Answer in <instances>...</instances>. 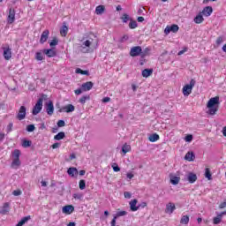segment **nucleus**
<instances>
[{
	"label": "nucleus",
	"instance_id": "nucleus-29",
	"mask_svg": "<svg viewBox=\"0 0 226 226\" xmlns=\"http://www.w3.org/2000/svg\"><path fill=\"white\" fill-rule=\"evenodd\" d=\"M130 151H132V147L128 144H124L122 147V152L124 153V154H126V153H130Z\"/></svg>",
	"mask_w": 226,
	"mask_h": 226
},
{
	"label": "nucleus",
	"instance_id": "nucleus-54",
	"mask_svg": "<svg viewBox=\"0 0 226 226\" xmlns=\"http://www.w3.org/2000/svg\"><path fill=\"white\" fill-rule=\"evenodd\" d=\"M117 220V216L113 217L112 221H111V226H116V221Z\"/></svg>",
	"mask_w": 226,
	"mask_h": 226
},
{
	"label": "nucleus",
	"instance_id": "nucleus-25",
	"mask_svg": "<svg viewBox=\"0 0 226 226\" xmlns=\"http://www.w3.org/2000/svg\"><path fill=\"white\" fill-rule=\"evenodd\" d=\"M148 140L150 142H156L158 140H160V135L156 134V133H154V134H151L149 137H148Z\"/></svg>",
	"mask_w": 226,
	"mask_h": 226
},
{
	"label": "nucleus",
	"instance_id": "nucleus-47",
	"mask_svg": "<svg viewBox=\"0 0 226 226\" xmlns=\"http://www.w3.org/2000/svg\"><path fill=\"white\" fill-rule=\"evenodd\" d=\"M66 124L64 123V120H59L58 122H57V126L59 127V128H63V126H64Z\"/></svg>",
	"mask_w": 226,
	"mask_h": 226
},
{
	"label": "nucleus",
	"instance_id": "nucleus-4",
	"mask_svg": "<svg viewBox=\"0 0 226 226\" xmlns=\"http://www.w3.org/2000/svg\"><path fill=\"white\" fill-rule=\"evenodd\" d=\"M193 87H195V80L192 79L190 81V84H187L183 87L184 96H190V94H192V91L193 90Z\"/></svg>",
	"mask_w": 226,
	"mask_h": 226
},
{
	"label": "nucleus",
	"instance_id": "nucleus-48",
	"mask_svg": "<svg viewBox=\"0 0 226 226\" xmlns=\"http://www.w3.org/2000/svg\"><path fill=\"white\" fill-rule=\"evenodd\" d=\"M150 49L149 48H146L145 49H144V52L142 53V57H145V56H147V54H149V52H150Z\"/></svg>",
	"mask_w": 226,
	"mask_h": 226
},
{
	"label": "nucleus",
	"instance_id": "nucleus-58",
	"mask_svg": "<svg viewBox=\"0 0 226 226\" xmlns=\"http://www.w3.org/2000/svg\"><path fill=\"white\" fill-rule=\"evenodd\" d=\"M102 102H103V103H109V102H110V97H104L102 99Z\"/></svg>",
	"mask_w": 226,
	"mask_h": 226
},
{
	"label": "nucleus",
	"instance_id": "nucleus-51",
	"mask_svg": "<svg viewBox=\"0 0 226 226\" xmlns=\"http://www.w3.org/2000/svg\"><path fill=\"white\" fill-rule=\"evenodd\" d=\"M61 147V143H55L51 146L52 149H57V147Z\"/></svg>",
	"mask_w": 226,
	"mask_h": 226
},
{
	"label": "nucleus",
	"instance_id": "nucleus-59",
	"mask_svg": "<svg viewBox=\"0 0 226 226\" xmlns=\"http://www.w3.org/2000/svg\"><path fill=\"white\" fill-rule=\"evenodd\" d=\"M146 206H147V203L142 202L141 204L138 205V207H139H139H142L144 209V207H146Z\"/></svg>",
	"mask_w": 226,
	"mask_h": 226
},
{
	"label": "nucleus",
	"instance_id": "nucleus-37",
	"mask_svg": "<svg viewBox=\"0 0 226 226\" xmlns=\"http://www.w3.org/2000/svg\"><path fill=\"white\" fill-rule=\"evenodd\" d=\"M137 26V21L135 20H131L129 23L130 29H136Z\"/></svg>",
	"mask_w": 226,
	"mask_h": 226
},
{
	"label": "nucleus",
	"instance_id": "nucleus-10",
	"mask_svg": "<svg viewBox=\"0 0 226 226\" xmlns=\"http://www.w3.org/2000/svg\"><path fill=\"white\" fill-rule=\"evenodd\" d=\"M174 211H176V204L172 203V202H169L166 205V209H165V213L167 215H172V213H174Z\"/></svg>",
	"mask_w": 226,
	"mask_h": 226
},
{
	"label": "nucleus",
	"instance_id": "nucleus-30",
	"mask_svg": "<svg viewBox=\"0 0 226 226\" xmlns=\"http://www.w3.org/2000/svg\"><path fill=\"white\" fill-rule=\"evenodd\" d=\"M189 222L190 217L188 215H183L180 220V223H182L183 225H188Z\"/></svg>",
	"mask_w": 226,
	"mask_h": 226
},
{
	"label": "nucleus",
	"instance_id": "nucleus-14",
	"mask_svg": "<svg viewBox=\"0 0 226 226\" xmlns=\"http://www.w3.org/2000/svg\"><path fill=\"white\" fill-rule=\"evenodd\" d=\"M7 22L8 24H13V22H15V10L13 9L9 10Z\"/></svg>",
	"mask_w": 226,
	"mask_h": 226
},
{
	"label": "nucleus",
	"instance_id": "nucleus-27",
	"mask_svg": "<svg viewBox=\"0 0 226 226\" xmlns=\"http://www.w3.org/2000/svg\"><path fill=\"white\" fill-rule=\"evenodd\" d=\"M153 74V70L151 69H145L142 71V77H145L147 79V77H150Z\"/></svg>",
	"mask_w": 226,
	"mask_h": 226
},
{
	"label": "nucleus",
	"instance_id": "nucleus-28",
	"mask_svg": "<svg viewBox=\"0 0 226 226\" xmlns=\"http://www.w3.org/2000/svg\"><path fill=\"white\" fill-rule=\"evenodd\" d=\"M195 24H202L204 22V17H202V14H198L194 18Z\"/></svg>",
	"mask_w": 226,
	"mask_h": 226
},
{
	"label": "nucleus",
	"instance_id": "nucleus-57",
	"mask_svg": "<svg viewBox=\"0 0 226 226\" xmlns=\"http://www.w3.org/2000/svg\"><path fill=\"white\" fill-rule=\"evenodd\" d=\"M75 94L79 95V94H82V88H79L77 90L74 91Z\"/></svg>",
	"mask_w": 226,
	"mask_h": 226
},
{
	"label": "nucleus",
	"instance_id": "nucleus-9",
	"mask_svg": "<svg viewBox=\"0 0 226 226\" xmlns=\"http://www.w3.org/2000/svg\"><path fill=\"white\" fill-rule=\"evenodd\" d=\"M75 111V106H73V104H67L64 107L61 108V109H59V112H74Z\"/></svg>",
	"mask_w": 226,
	"mask_h": 226
},
{
	"label": "nucleus",
	"instance_id": "nucleus-44",
	"mask_svg": "<svg viewBox=\"0 0 226 226\" xmlns=\"http://www.w3.org/2000/svg\"><path fill=\"white\" fill-rule=\"evenodd\" d=\"M12 195H14V197H19V195H22V191L15 190L12 192Z\"/></svg>",
	"mask_w": 226,
	"mask_h": 226
},
{
	"label": "nucleus",
	"instance_id": "nucleus-17",
	"mask_svg": "<svg viewBox=\"0 0 226 226\" xmlns=\"http://www.w3.org/2000/svg\"><path fill=\"white\" fill-rule=\"evenodd\" d=\"M93 86H94L93 82L87 81L82 84L81 89L82 91H91V89H93Z\"/></svg>",
	"mask_w": 226,
	"mask_h": 226
},
{
	"label": "nucleus",
	"instance_id": "nucleus-26",
	"mask_svg": "<svg viewBox=\"0 0 226 226\" xmlns=\"http://www.w3.org/2000/svg\"><path fill=\"white\" fill-rule=\"evenodd\" d=\"M105 11V6L99 5L95 8V13L96 15H102V13Z\"/></svg>",
	"mask_w": 226,
	"mask_h": 226
},
{
	"label": "nucleus",
	"instance_id": "nucleus-24",
	"mask_svg": "<svg viewBox=\"0 0 226 226\" xmlns=\"http://www.w3.org/2000/svg\"><path fill=\"white\" fill-rule=\"evenodd\" d=\"M185 160H187V162H193V160H195V154H193V152H188L185 156Z\"/></svg>",
	"mask_w": 226,
	"mask_h": 226
},
{
	"label": "nucleus",
	"instance_id": "nucleus-35",
	"mask_svg": "<svg viewBox=\"0 0 226 226\" xmlns=\"http://www.w3.org/2000/svg\"><path fill=\"white\" fill-rule=\"evenodd\" d=\"M76 73H79L80 75H89V71H83L80 68H77Z\"/></svg>",
	"mask_w": 226,
	"mask_h": 226
},
{
	"label": "nucleus",
	"instance_id": "nucleus-21",
	"mask_svg": "<svg viewBox=\"0 0 226 226\" xmlns=\"http://www.w3.org/2000/svg\"><path fill=\"white\" fill-rule=\"evenodd\" d=\"M137 202L138 200H132L130 201L129 205H130V207H131V211H139V206H137Z\"/></svg>",
	"mask_w": 226,
	"mask_h": 226
},
{
	"label": "nucleus",
	"instance_id": "nucleus-41",
	"mask_svg": "<svg viewBox=\"0 0 226 226\" xmlns=\"http://www.w3.org/2000/svg\"><path fill=\"white\" fill-rule=\"evenodd\" d=\"M86 189V181L80 180L79 181V190H85Z\"/></svg>",
	"mask_w": 226,
	"mask_h": 226
},
{
	"label": "nucleus",
	"instance_id": "nucleus-15",
	"mask_svg": "<svg viewBox=\"0 0 226 226\" xmlns=\"http://www.w3.org/2000/svg\"><path fill=\"white\" fill-rule=\"evenodd\" d=\"M1 215H8L10 213V203L5 202L0 207Z\"/></svg>",
	"mask_w": 226,
	"mask_h": 226
},
{
	"label": "nucleus",
	"instance_id": "nucleus-16",
	"mask_svg": "<svg viewBox=\"0 0 226 226\" xmlns=\"http://www.w3.org/2000/svg\"><path fill=\"white\" fill-rule=\"evenodd\" d=\"M50 32L49 30H44L41 35L40 43L43 44L47 40H49V35Z\"/></svg>",
	"mask_w": 226,
	"mask_h": 226
},
{
	"label": "nucleus",
	"instance_id": "nucleus-52",
	"mask_svg": "<svg viewBox=\"0 0 226 226\" xmlns=\"http://www.w3.org/2000/svg\"><path fill=\"white\" fill-rule=\"evenodd\" d=\"M185 52H188V48H185L184 49L180 50L178 52V56H183V54H185Z\"/></svg>",
	"mask_w": 226,
	"mask_h": 226
},
{
	"label": "nucleus",
	"instance_id": "nucleus-45",
	"mask_svg": "<svg viewBox=\"0 0 226 226\" xmlns=\"http://www.w3.org/2000/svg\"><path fill=\"white\" fill-rule=\"evenodd\" d=\"M36 127H34V124H29L26 126V131L27 132H33L34 130H35Z\"/></svg>",
	"mask_w": 226,
	"mask_h": 226
},
{
	"label": "nucleus",
	"instance_id": "nucleus-12",
	"mask_svg": "<svg viewBox=\"0 0 226 226\" xmlns=\"http://www.w3.org/2000/svg\"><path fill=\"white\" fill-rule=\"evenodd\" d=\"M73 211H75V207L72 205L64 206L62 208V213H64V215H72Z\"/></svg>",
	"mask_w": 226,
	"mask_h": 226
},
{
	"label": "nucleus",
	"instance_id": "nucleus-49",
	"mask_svg": "<svg viewBox=\"0 0 226 226\" xmlns=\"http://www.w3.org/2000/svg\"><path fill=\"white\" fill-rule=\"evenodd\" d=\"M124 197L125 199H132V193L130 192H124Z\"/></svg>",
	"mask_w": 226,
	"mask_h": 226
},
{
	"label": "nucleus",
	"instance_id": "nucleus-5",
	"mask_svg": "<svg viewBox=\"0 0 226 226\" xmlns=\"http://www.w3.org/2000/svg\"><path fill=\"white\" fill-rule=\"evenodd\" d=\"M142 54V48L140 46H135L131 49L130 56L131 57H137Z\"/></svg>",
	"mask_w": 226,
	"mask_h": 226
},
{
	"label": "nucleus",
	"instance_id": "nucleus-1",
	"mask_svg": "<svg viewBox=\"0 0 226 226\" xmlns=\"http://www.w3.org/2000/svg\"><path fill=\"white\" fill-rule=\"evenodd\" d=\"M218 105H220V97L215 96L210 98L207 103V109H208L207 113L209 116H215L218 112Z\"/></svg>",
	"mask_w": 226,
	"mask_h": 226
},
{
	"label": "nucleus",
	"instance_id": "nucleus-50",
	"mask_svg": "<svg viewBox=\"0 0 226 226\" xmlns=\"http://www.w3.org/2000/svg\"><path fill=\"white\" fill-rule=\"evenodd\" d=\"M83 45H84L85 47H91V41H89V40L85 41L83 42Z\"/></svg>",
	"mask_w": 226,
	"mask_h": 226
},
{
	"label": "nucleus",
	"instance_id": "nucleus-11",
	"mask_svg": "<svg viewBox=\"0 0 226 226\" xmlns=\"http://www.w3.org/2000/svg\"><path fill=\"white\" fill-rule=\"evenodd\" d=\"M223 216H226V211L217 214V216L214 217L213 220L214 225H218V223H221Z\"/></svg>",
	"mask_w": 226,
	"mask_h": 226
},
{
	"label": "nucleus",
	"instance_id": "nucleus-53",
	"mask_svg": "<svg viewBox=\"0 0 226 226\" xmlns=\"http://www.w3.org/2000/svg\"><path fill=\"white\" fill-rule=\"evenodd\" d=\"M126 176H127V178H128V179H133V177H134V175H133V173H132V172H128V173L126 174Z\"/></svg>",
	"mask_w": 226,
	"mask_h": 226
},
{
	"label": "nucleus",
	"instance_id": "nucleus-63",
	"mask_svg": "<svg viewBox=\"0 0 226 226\" xmlns=\"http://www.w3.org/2000/svg\"><path fill=\"white\" fill-rule=\"evenodd\" d=\"M222 134L224 137H226V126L222 129Z\"/></svg>",
	"mask_w": 226,
	"mask_h": 226
},
{
	"label": "nucleus",
	"instance_id": "nucleus-23",
	"mask_svg": "<svg viewBox=\"0 0 226 226\" xmlns=\"http://www.w3.org/2000/svg\"><path fill=\"white\" fill-rule=\"evenodd\" d=\"M67 173L71 177H75V176L79 175V170L76 168H69Z\"/></svg>",
	"mask_w": 226,
	"mask_h": 226
},
{
	"label": "nucleus",
	"instance_id": "nucleus-19",
	"mask_svg": "<svg viewBox=\"0 0 226 226\" xmlns=\"http://www.w3.org/2000/svg\"><path fill=\"white\" fill-rule=\"evenodd\" d=\"M201 13L202 15H204V17H210L211 13H213V7L211 6L205 7Z\"/></svg>",
	"mask_w": 226,
	"mask_h": 226
},
{
	"label": "nucleus",
	"instance_id": "nucleus-39",
	"mask_svg": "<svg viewBox=\"0 0 226 226\" xmlns=\"http://www.w3.org/2000/svg\"><path fill=\"white\" fill-rule=\"evenodd\" d=\"M126 215H128V213L126 211H120L117 212L115 216H117V218H119L121 216H126Z\"/></svg>",
	"mask_w": 226,
	"mask_h": 226
},
{
	"label": "nucleus",
	"instance_id": "nucleus-43",
	"mask_svg": "<svg viewBox=\"0 0 226 226\" xmlns=\"http://www.w3.org/2000/svg\"><path fill=\"white\" fill-rule=\"evenodd\" d=\"M185 142H192V140H193V136L192 134L187 135L185 138Z\"/></svg>",
	"mask_w": 226,
	"mask_h": 226
},
{
	"label": "nucleus",
	"instance_id": "nucleus-38",
	"mask_svg": "<svg viewBox=\"0 0 226 226\" xmlns=\"http://www.w3.org/2000/svg\"><path fill=\"white\" fill-rule=\"evenodd\" d=\"M35 59L37 61H43V54L41 52H37L35 54Z\"/></svg>",
	"mask_w": 226,
	"mask_h": 226
},
{
	"label": "nucleus",
	"instance_id": "nucleus-55",
	"mask_svg": "<svg viewBox=\"0 0 226 226\" xmlns=\"http://www.w3.org/2000/svg\"><path fill=\"white\" fill-rule=\"evenodd\" d=\"M219 207H220V209H224V207H226V200L223 201L222 203H221V204L219 205Z\"/></svg>",
	"mask_w": 226,
	"mask_h": 226
},
{
	"label": "nucleus",
	"instance_id": "nucleus-32",
	"mask_svg": "<svg viewBox=\"0 0 226 226\" xmlns=\"http://www.w3.org/2000/svg\"><path fill=\"white\" fill-rule=\"evenodd\" d=\"M73 199L76 200H82L84 199V194L81 192H76L72 195Z\"/></svg>",
	"mask_w": 226,
	"mask_h": 226
},
{
	"label": "nucleus",
	"instance_id": "nucleus-34",
	"mask_svg": "<svg viewBox=\"0 0 226 226\" xmlns=\"http://www.w3.org/2000/svg\"><path fill=\"white\" fill-rule=\"evenodd\" d=\"M205 177H207V179H208V181H211V179H212L211 170H209V168H207L205 170Z\"/></svg>",
	"mask_w": 226,
	"mask_h": 226
},
{
	"label": "nucleus",
	"instance_id": "nucleus-7",
	"mask_svg": "<svg viewBox=\"0 0 226 226\" xmlns=\"http://www.w3.org/2000/svg\"><path fill=\"white\" fill-rule=\"evenodd\" d=\"M179 31V26L171 25L170 26H166L164 29L165 34H170V33H177Z\"/></svg>",
	"mask_w": 226,
	"mask_h": 226
},
{
	"label": "nucleus",
	"instance_id": "nucleus-46",
	"mask_svg": "<svg viewBox=\"0 0 226 226\" xmlns=\"http://www.w3.org/2000/svg\"><path fill=\"white\" fill-rule=\"evenodd\" d=\"M122 19H123V22L124 24H126V22H128V20H130V17L128 16V14H124Z\"/></svg>",
	"mask_w": 226,
	"mask_h": 226
},
{
	"label": "nucleus",
	"instance_id": "nucleus-8",
	"mask_svg": "<svg viewBox=\"0 0 226 226\" xmlns=\"http://www.w3.org/2000/svg\"><path fill=\"white\" fill-rule=\"evenodd\" d=\"M3 50L4 58L5 59V61H10V59H11V49H10V47H4Z\"/></svg>",
	"mask_w": 226,
	"mask_h": 226
},
{
	"label": "nucleus",
	"instance_id": "nucleus-13",
	"mask_svg": "<svg viewBox=\"0 0 226 226\" xmlns=\"http://www.w3.org/2000/svg\"><path fill=\"white\" fill-rule=\"evenodd\" d=\"M46 112L49 116L54 114V103L51 101L46 103Z\"/></svg>",
	"mask_w": 226,
	"mask_h": 226
},
{
	"label": "nucleus",
	"instance_id": "nucleus-33",
	"mask_svg": "<svg viewBox=\"0 0 226 226\" xmlns=\"http://www.w3.org/2000/svg\"><path fill=\"white\" fill-rule=\"evenodd\" d=\"M54 139L55 140H63V139H64V132H58L56 135H55Z\"/></svg>",
	"mask_w": 226,
	"mask_h": 226
},
{
	"label": "nucleus",
	"instance_id": "nucleus-36",
	"mask_svg": "<svg viewBox=\"0 0 226 226\" xmlns=\"http://www.w3.org/2000/svg\"><path fill=\"white\" fill-rule=\"evenodd\" d=\"M87 100H90V96L89 95H83L80 99H79V103H81V105H84V103H86Z\"/></svg>",
	"mask_w": 226,
	"mask_h": 226
},
{
	"label": "nucleus",
	"instance_id": "nucleus-6",
	"mask_svg": "<svg viewBox=\"0 0 226 226\" xmlns=\"http://www.w3.org/2000/svg\"><path fill=\"white\" fill-rule=\"evenodd\" d=\"M26 109L25 108V106H21L17 114V119H19V121L26 119Z\"/></svg>",
	"mask_w": 226,
	"mask_h": 226
},
{
	"label": "nucleus",
	"instance_id": "nucleus-40",
	"mask_svg": "<svg viewBox=\"0 0 226 226\" xmlns=\"http://www.w3.org/2000/svg\"><path fill=\"white\" fill-rule=\"evenodd\" d=\"M30 146H31V141L26 140V139L23 140V142H22L23 147H30Z\"/></svg>",
	"mask_w": 226,
	"mask_h": 226
},
{
	"label": "nucleus",
	"instance_id": "nucleus-31",
	"mask_svg": "<svg viewBox=\"0 0 226 226\" xmlns=\"http://www.w3.org/2000/svg\"><path fill=\"white\" fill-rule=\"evenodd\" d=\"M60 34L62 36H66L68 34V26L66 25H64L60 29Z\"/></svg>",
	"mask_w": 226,
	"mask_h": 226
},
{
	"label": "nucleus",
	"instance_id": "nucleus-60",
	"mask_svg": "<svg viewBox=\"0 0 226 226\" xmlns=\"http://www.w3.org/2000/svg\"><path fill=\"white\" fill-rule=\"evenodd\" d=\"M128 35H124L121 39V41H126L128 40Z\"/></svg>",
	"mask_w": 226,
	"mask_h": 226
},
{
	"label": "nucleus",
	"instance_id": "nucleus-22",
	"mask_svg": "<svg viewBox=\"0 0 226 226\" xmlns=\"http://www.w3.org/2000/svg\"><path fill=\"white\" fill-rule=\"evenodd\" d=\"M170 181L171 185H179V181H181V178L179 177L170 175Z\"/></svg>",
	"mask_w": 226,
	"mask_h": 226
},
{
	"label": "nucleus",
	"instance_id": "nucleus-64",
	"mask_svg": "<svg viewBox=\"0 0 226 226\" xmlns=\"http://www.w3.org/2000/svg\"><path fill=\"white\" fill-rule=\"evenodd\" d=\"M67 226H76L75 222H69Z\"/></svg>",
	"mask_w": 226,
	"mask_h": 226
},
{
	"label": "nucleus",
	"instance_id": "nucleus-18",
	"mask_svg": "<svg viewBox=\"0 0 226 226\" xmlns=\"http://www.w3.org/2000/svg\"><path fill=\"white\" fill-rule=\"evenodd\" d=\"M187 181L189 183H191V185H193V183H195V181H197V175L195 173H188L187 175Z\"/></svg>",
	"mask_w": 226,
	"mask_h": 226
},
{
	"label": "nucleus",
	"instance_id": "nucleus-62",
	"mask_svg": "<svg viewBox=\"0 0 226 226\" xmlns=\"http://www.w3.org/2000/svg\"><path fill=\"white\" fill-rule=\"evenodd\" d=\"M138 22H144V17H138Z\"/></svg>",
	"mask_w": 226,
	"mask_h": 226
},
{
	"label": "nucleus",
	"instance_id": "nucleus-61",
	"mask_svg": "<svg viewBox=\"0 0 226 226\" xmlns=\"http://www.w3.org/2000/svg\"><path fill=\"white\" fill-rule=\"evenodd\" d=\"M2 140H4V133L0 132V142H1Z\"/></svg>",
	"mask_w": 226,
	"mask_h": 226
},
{
	"label": "nucleus",
	"instance_id": "nucleus-56",
	"mask_svg": "<svg viewBox=\"0 0 226 226\" xmlns=\"http://www.w3.org/2000/svg\"><path fill=\"white\" fill-rule=\"evenodd\" d=\"M112 167H113L114 172H119V170H121V168H119V166H112Z\"/></svg>",
	"mask_w": 226,
	"mask_h": 226
},
{
	"label": "nucleus",
	"instance_id": "nucleus-20",
	"mask_svg": "<svg viewBox=\"0 0 226 226\" xmlns=\"http://www.w3.org/2000/svg\"><path fill=\"white\" fill-rule=\"evenodd\" d=\"M43 54H45L48 57H56V50L49 49H43Z\"/></svg>",
	"mask_w": 226,
	"mask_h": 226
},
{
	"label": "nucleus",
	"instance_id": "nucleus-3",
	"mask_svg": "<svg viewBox=\"0 0 226 226\" xmlns=\"http://www.w3.org/2000/svg\"><path fill=\"white\" fill-rule=\"evenodd\" d=\"M41 109H43V97L39 98L34 109L32 110L33 116H38L41 112Z\"/></svg>",
	"mask_w": 226,
	"mask_h": 226
},
{
	"label": "nucleus",
	"instance_id": "nucleus-2",
	"mask_svg": "<svg viewBox=\"0 0 226 226\" xmlns=\"http://www.w3.org/2000/svg\"><path fill=\"white\" fill-rule=\"evenodd\" d=\"M19 165H21V162H20V150L15 149L12 152L11 168L12 169H19Z\"/></svg>",
	"mask_w": 226,
	"mask_h": 226
},
{
	"label": "nucleus",
	"instance_id": "nucleus-42",
	"mask_svg": "<svg viewBox=\"0 0 226 226\" xmlns=\"http://www.w3.org/2000/svg\"><path fill=\"white\" fill-rule=\"evenodd\" d=\"M57 43H59V41H57V39H53L50 42L49 45L50 47H56V45H57Z\"/></svg>",
	"mask_w": 226,
	"mask_h": 226
}]
</instances>
